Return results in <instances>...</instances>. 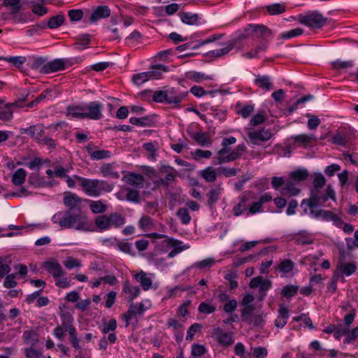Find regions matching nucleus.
<instances>
[{"label": "nucleus", "mask_w": 358, "mask_h": 358, "mask_svg": "<svg viewBox=\"0 0 358 358\" xmlns=\"http://www.w3.org/2000/svg\"><path fill=\"white\" fill-rule=\"evenodd\" d=\"M53 224L62 229H74L78 231H89L90 224L87 217L83 213L72 210H61L51 218Z\"/></svg>", "instance_id": "nucleus-1"}, {"label": "nucleus", "mask_w": 358, "mask_h": 358, "mask_svg": "<svg viewBox=\"0 0 358 358\" xmlns=\"http://www.w3.org/2000/svg\"><path fill=\"white\" fill-rule=\"evenodd\" d=\"M103 104L99 101L72 104L66 108V115L76 119L99 120L102 117Z\"/></svg>", "instance_id": "nucleus-2"}, {"label": "nucleus", "mask_w": 358, "mask_h": 358, "mask_svg": "<svg viewBox=\"0 0 358 358\" xmlns=\"http://www.w3.org/2000/svg\"><path fill=\"white\" fill-rule=\"evenodd\" d=\"M329 199L334 201L336 200V193L331 185H328L324 191L322 189H311L310 198L303 199L301 202L303 211L307 213L308 208H313L320 206H327L325 203Z\"/></svg>", "instance_id": "nucleus-3"}, {"label": "nucleus", "mask_w": 358, "mask_h": 358, "mask_svg": "<svg viewBox=\"0 0 358 358\" xmlns=\"http://www.w3.org/2000/svg\"><path fill=\"white\" fill-rule=\"evenodd\" d=\"M125 217L117 213H112L108 215H101L94 218V226L100 232L108 231L113 228H120L125 224Z\"/></svg>", "instance_id": "nucleus-4"}, {"label": "nucleus", "mask_w": 358, "mask_h": 358, "mask_svg": "<svg viewBox=\"0 0 358 358\" xmlns=\"http://www.w3.org/2000/svg\"><path fill=\"white\" fill-rule=\"evenodd\" d=\"M78 178L80 181V185L89 196H99L103 192H110L112 190L110 185L104 180L85 178Z\"/></svg>", "instance_id": "nucleus-5"}, {"label": "nucleus", "mask_w": 358, "mask_h": 358, "mask_svg": "<svg viewBox=\"0 0 358 358\" xmlns=\"http://www.w3.org/2000/svg\"><path fill=\"white\" fill-rule=\"evenodd\" d=\"M299 20L307 27L319 29L324 26L327 19L319 12L313 11L306 15H300Z\"/></svg>", "instance_id": "nucleus-6"}, {"label": "nucleus", "mask_w": 358, "mask_h": 358, "mask_svg": "<svg viewBox=\"0 0 358 358\" xmlns=\"http://www.w3.org/2000/svg\"><path fill=\"white\" fill-rule=\"evenodd\" d=\"M166 104L172 106L173 108H179L180 103L186 99L189 92L180 91V90L174 87L166 88Z\"/></svg>", "instance_id": "nucleus-7"}, {"label": "nucleus", "mask_w": 358, "mask_h": 358, "mask_svg": "<svg viewBox=\"0 0 358 358\" xmlns=\"http://www.w3.org/2000/svg\"><path fill=\"white\" fill-rule=\"evenodd\" d=\"M74 193H66L64 197V205L68 208L66 210H72L76 213H82L83 202L86 201Z\"/></svg>", "instance_id": "nucleus-8"}, {"label": "nucleus", "mask_w": 358, "mask_h": 358, "mask_svg": "<svg viewBox=\"0 0 358 358\" xmlns=\"http://www.w3.org/2000/svg\"><path fill=\"white\" fill-rule=\"evenodd\" d=\"M252 34H255L257 37H264L271 36V31L264 25L250 24L244 28V33L240 35L239 38H246Z\"/></svg>", "instance_id": "nucleus-9"}, {"label": "nucleus", "mask_w": 358, "mask_h": 358, "mask_svg": "<svg viewBox=\"0 0 358 358\" xmlns=\"http://www.w3.org/2000/svg\"><path fill=\"white\" fill-rule=\"evenodd\" d=\"M211 336L221 345L228 347L234 342L232 332H224L220 328H215L211 332Z\"/></svg>", "instance_id": "nucleus-10"}, {"label": "nucleus", "mask_w": 358, "mask_h": 358, "mask_svg": "<svg viewBox=\"0 0 358 358\" xmlns=\"http://www.w3.org/2000/svg\"><path fill=\"white\" fill-rule=\"evenodd\" d=\"M248 136L252 144L259 145V141H268L272 137V133L269 129H262L248 131Z\"/></svg>", "instance_id": "nucleus-11"}, {"label": "nucleus", "mask_w": 358, "mask_h": 358, "mask_svg": "<svg viewBox=\"0 0 358 358\" xmlns=\"http://www.w3.org/2000/svg\"><path fill=\"white\" fill-rule=\"evenodd\" d=\"M110 13V9L108 6H95L92 8L88 20L90 23L94 24L100 20L108 17Z\"/></svg>", "instance_id": "nucleus-12"}, {"label": "nucleus", "mask_w": 358, "mask_h": 358, "mask_svg": "<svg viewBox=\"0 0 358 358\" xmlns=\"http://www.w3.org/2000/svg\"><path fill=\"white\" fill-rule=\"evenodd\" d=\"M66 63L67 60L66 59H55L52 61L47 62L44 74L62 71L65 69Z\"/></svg>", "instance_id": "nucleus-13"}, {"label": "nucleus", "mask_w": 358, "mask_h": 358, "mask_svg": "<svg viewBox=\"0 0 358 358\" xmlns=\"http://www.w3.org/2000/svg\"><path fill=\"white\" fill-rule=\"evenodd\" d=\"M20 134H28L30 137L38 141L44 134V127L43 124H35L27 128H22L20 129Z\"/></svg>", "instance_id": "nucleus-14"}, {"label": "nucleus", "mask_w": 358, "mask_h": 358, "mask_svg": "<svg viewBox=\"0 0 358 358\" xmlns=\"http://www.w3.org/2000/svg\"><path fill=\"white\" fill-rule=\"evenodd\" d=\"M43 267L55 279L64 276L66 273L61 265L57 262H46L43 264Z\"/></svg>", "instance_id": "nucleus-15"}, {"label": "nucleus", "mask_w": 358, "mask_h": 358, "mask_svg": "<svg viewBox=\"0 0 358 358\" xmlns=\"http://www.w3.org/2000/svg\"><path fill=\"white\" fill-rule=\"evenodd\" d=\"M235 41H229L223 44L224 47L220 49L210 50L207 53V55L210 57L218 58L227 55L235 45Z\"/></svg>", "instance_id": "nucleus-16"}, {"label": "nucleus", "mask_w": 358, "mask_h": 358, "mask_svg": "<svg viewBox=\"0 0 358 358\" xmlns=\"http://www.w3.org/2000/svg\"><path fill=\"white\" fill-rule=\"evenodd\" d=\"M27 64L32 69L38 70L41 73H44L47 59L44 57H29Z\"/></svg>", "instance_id": "nucleus-17"}, {"label": "nucleus", "mask_w": 358, "mask_h": 358, "mask_svg": "<svg viewBox=\"0 0 358 358\" xmlns=\"http://www.w3.org/2000/svg\"><path fill=\"white\" fill-rule=\"evenodd\" d=\"M126 183L138 188L143 187L144 178L142 175L136 173H129L123 178Z\"/></svg>", "instance_id": "nucleus-18"}, {"label": "nucleus", "mask_w": 358, "mask_h": 358, "mask_svg": "<svg viewBox=\"0 0 358 358\" xmlns=\"http://www.w3.org/2000/svg\"><path fill=\"white\" fill-rule=\"evenodd\" d=\"M278 317L275 320V326L277 328H282L287 322V319L289 317V310L283 305H280L278 311Z\"/></svg>", "instance_id": "nucleus-19"}, {"label": "nucleus", "mask_w": 358, "mask_h": 358, "mask_svg": "<svg viewBox=\"0 0 358 358\" xmlns=\"http://www.w3.org/2000/svg\"><path fill=\"white\" fill-rule=\"evenodd\" d=\"M315 208H309V212L308 213L313 218L326 222L331 221L334 215L332 212L322 209L315 210Z\"/></svg>", "instance_id": "nucleus-20"}, {"label": "nucleus", "mask_w": 358, "mask_h": 358, "mask_svg": "<svg viewBox=\"0 0 358 358\" xmlns=\"http://www.w3.org/2000/svg\"><path fill=\"white\" fill-rule=\"evenodd\" d=\"M223 192V188L221 185H217L213 188H211L207 193L206 196L207 205L212 207L217 201L220 199L221 194Z\"/></svg>", "instance_id": "nucleus-21"}, {"label": "nucleus", "mask_w": 358, "mask_h": 358, "mask_svg": "<svg viewBox=\"0 0 358 358\" xmlns=\"http://www.w3.org/2000/svg\"><path fill=\"white\" fill-rule=\"evenodd\" d=\"M254 83L259 88L266 91H270L274 87L271 78L268 76H257Z\"/></svg>", "instance_id": "nucleus-22"}, {"label": "nucleus", "mask_w": 358, "mask_h": 358, "mask_svg": "<svg viewBox=\"0 0 358 358\" xmlns=\"http://www.w3.org/2000/svg\"><path fill=\"white\" fill-rule=\"evenodd\" d=\"M248 201V197L246 195H243L239 197V202L233 208V214L234 216L238 217L243 215L244 213H247L249 206L247 203Z\"/></svg>", "instance_id": "nucleus-23"}, {"label": "nucleus", "mask_w": 358, "mask_h": 358, "mask_svg": "<svg viewBox=\"0 0 358 358\" xmlns=\"http://www.w3.org/2000/svg\"><path fill=\"white\" fill-rule=\"evenodd\" d=\"M61 327L68 332L69 336L77 332L75 327L73 325V318L70 314H63L61 316Z\"/></svg>", "instance_id": "nucleus-24"}, {"label": "nucleus", "mask_w": 358, "mask_h": 358, "mask_svg": "<svg viewBox=\"0 0 358 358\" xmlns=\"http://www.w3.org/2000/svg\"><path fill=\"white\" fill-rule=\"evenodd\" d=\"M136 280L140 283L142 289L145 291H148L152 287V280L148 277V274L144 271H141L134 275Z\"/></svg>", "instance_id": "nucleus-25"}, {"label": "nucleus", "mask_w": 358, "mask_h": 358, "mask_svg": "<svg viewBox=\"0 0 358 358\" xmlns=\"http://www.w3.org/2000/svg\"><path fill=\"white\" fill-rule=\"evenodd\" d=\"M92 212L94 214H102L107 211L108 206L102 200H87Z\"/></svg>", "instance_id": "nucleus-26"}, {"label": "nucleus", "mask_w": 358, "mask_h": 358, "mask_svg": "<svg viewBox=\"0 0 358 358\" xmlns=\"http://www.w3.org/2000/svg\"><path fill=\"white\" fill-rule=\"evenodd\" d=\"M295 241L298 245H306L312 244L314 239L310 233L306 231H302L296 234L295 236Z\"/></svg>", "instance_id": "nucleus-27"}, {"label": "nucleus", "mask_w": 358, "mask_h": 358, "mask_svg": "<svg viewBox=\"0 0 358 358\" xmlns=\"http://www.w3.org/2000/svg\"><path fill=\"white\" fill-rule=\"evenodd\" d=\"M193 139L201 146L210 147L212 141L210 136L207 133L197 132L193 136Z\"/></svg>", "instance_id": "nucleus-28"}, {"label": "nucleus", "mask_w": 358, "mask_h": 358, "mask_svg": "<svg viewBox=\"0 0 358 358\" xmlns=\"http://www.w3.org/2000/svg\"><path fill=\"white\" fill-rule=\"evenodd\" d=\"M337 270L343 273L346 276H350L355 273L357 266L353 262H340L337 265Z\"/></svg>", "instance_id": "nucleus-29"}, {"label": "nucleus", "mask_w": 358, "mask_h": 358, "mask_svg": "<svg viewBox=\"0 0 358 358\" xmlns=\"http://www.w3.org/2000/svg\"><path fill=\"white\" fill-rule=\"evenodd\" d=\"M27 174L26 170L22 168L16 170L12 176L11 181L13 184L15 186L22 185L25 181Z\"/></svg>", "instance_id": "nucleus-30"}, {"label": "nucleus", "mask_w": 358, "mask_h": 358, "mask_svg": "<svg viewBox=\"0 0 358 358\" xmlns=\"http://www.w3.org/2000/svg\"><path fill=\"white\" fill-rule=\"evenodd\" d=\"M180 17L182 22L189 24V25H196L199 24V16L198 14L192 13H181L180 14Z\"/></svg>", "instance_id": "nucleus-31"}, {"label": "nucleus", "mask_w": 358, "mask_h": 358, "mask_svg": "<svg viewBox=\"0 0 358 358\" xmlns=\"http://www.w3.org/2000/svg\"><path fill=\"white\" fill-rule=\"evenodd\" d=\"M294 266L295 264L293 261L289 259H285L279 263L278 268L283 274V276H285L293 271Z\"/></svg>", "instance_id": "nucleus-32"}, {"label": "nucleus", "mask_w": 358, "mask_h": 358, "mask_svg": "<svg viewBox=\"0 0 358 358\" xmlns=\"http://www.w3.org/2000/svg\"><path fill=\"white\" fill-rule=\"evenodd\" d=\"M15 103H8L3 106H0V120L8 121L13 117V107Z\"/></svg>", "instance_id": "nucleus-33"}, {"label": "nucleus", "mask_w": 358, "mask_h": 358, "mask_svg": "<svg viewBox=\"0 0 358 358\" xmlns=\"http://www.w3.org/2000/svg\"><path fill=\"white\" fill-rule=\"evenodd\" d=\"M299 192L300 189L296 187V184L294 182V180L289 178L285 183V187L282 192V194L283 196H296L299 193Z\"/></svg>", "instance_id": "nucleus-34"}, {"label": "nucleus", "mask_w": 358, "mask_h": 358, "mask_svg": "<svg viewBox=\"0 0 358 358\" xmlns=\"http://www.w3.org/2000/svg\"><path fill=\"white\" fill-rule=\"evenodd\" d=\"M44 0H34L31 2L33 13L38 16H43L47 13L48 9L43 6Z\"/></svg>", "instance_id": "nucleus-35"}, {"label": "nucleus", "mask_w": 358, "mask_h": 358, "mask_svg": "<svg viewBox=\"0 0 358 358\" xmlns=\"http://www.w3.org/2000/svg\"><path fill=\"white\" fill-rule=\"evenodd\" d=\"M200 175L206 182H213L217 178V171H216L212 166H208L201 171Z\"/></svg>", "instance_id": "nucleus-36"}, {"label": "nucleus", "mask_w": 358, "mask_h": 358, "mask_svg": "<svg viewBox=\"0 0 358 358\" xmlns=\"http://www.w3.org/2000/svg\"><path fill=\"white\" fill-rule=\"evenodd\" d=\"M236 111L237 112L238 114L241 115L243 118H247L254 111V106L251 104L243 105L241 103H238L236 105Z\"/></svg>", "instance_id": "nucleus-37"}, {"label": "nucleus", "mask_w": 358, "mask_h": 358, "mask_svg": "<svg viewBox=\"0 0 358 358\" xmlns=\"http://www.w3.org/2000/svg\"><path fill=\"white\" fill-rule=\"evenodd\" d=\"M159 171L169 183L173 181L177 176L176 170L170 166H162Z\"/></svg>", "instance_id": "nucleus-38"}, {"label": "nucleus", "mask_w": 358, "mask_h": 358, "mask_svg": "<svg viewBox=\"0 0 358 358\" xmlns=\"http://www.w3.org/2000/svg\"><path fill=\"white\" fill-rule=\"evenodd\" d=\"M28 182L36 187L47 185L44 177H41L37 173H31L29 176Z\"/></svg>", "instance_id": "nucleus-39"}, {"label": "nucleus", "mask_w": 358, "mask_h": 358, "mask_svg": "<svg viewBox=\"0 0 358 358\" xmlns=\"http://www.w3.org/2000/svg\"><path fill=\"white\" fill-rule=\"evenodd\" d=\"M123 292L126 294H130L129 301H132L139 295L140 289L138 287L133 286L128 281H126L123 285Z\"/></svg>", "instance_id": "nucleus-40"}, {"label": "nucleus", "mask_w": 358, "mask_h": 358, "mask_svg": "<svg viewBox=\"0 0 358 358\" xmlns=\"http://www.w3.org/2000/svg\"><path fill=\"white\" fill-rule=\"evenodd\" d=\"M185 78L187 79L192 80L196 83H201L203 80H212L211 76L196 71L187 72L185 74Z\"/></svg>", "instance_id": "nucleus-41"}, {"label": "nucleus", "mask_w": 358, "mask_h": 358, "mask_svg": "<svg viewBox=\"0 0 358 358\" xmlns=\"http://www.w3.org/2000/svg\"><path fill=\"white\" fill-rule=\"evenodd\" d=\"M168 71V66L162 64H158L153 66L152 71H149L148 72L150 78L159 79L162 77V71L167 72Z\"/></svg>", "instance_id": "nucleus-42"}, {"label": "nucleus", "mask_w": 358, "mask_h": 358, "mask_svg": "<svg viewBox=\"0 0 358 358\" xmlns=\"http://www.w3.org/2000/svg\"><path fill=\"white\" fill-rule=\"evenodd\" d=\"M100 170L104 177L110 176L113 178H118L120 177L119 173L113 170L111 164H106L101 166Z\"/></svg>", "instance_id": "nucleus-43"}, {"label": "nucleus", "mask_w": 358, "mask_h": 358, "mask_svg": "<svg viewBox=\"0 0 358 358\" xmlns=\"http://www.w3.org/2000/svg\"><path fill=\"white\" fill-rule=\"evenodd\" d=\"M309 176L307 169H298L291 173L290 179L294 181H303L308 178Z\"/></svg>", "instance_id": "nucleus-44"}, {"label": "nucleus", "mask_w": 358, "mask_h": 358, "mask_svg": "<svg viewBox=\"0 0 358 358\" xmlns=\"http://www.w3.org/2000/svg\"><path fill=\"white\" fill-rule=\"evenodd\" d=\"M138 227L143 231L151 230L154 227L153 220L148 215H144L138 221Z\"/></svg>", "instance_id": "nucleus-45"}, {"label": "nucleus", "mask_w": 358, "mask_h": 358, "mask_svg": "<svg viewBox=\"0 0 358 358\" xmlns=\"http://www.w3.org/2000/svg\"><path fill=\"white\" fill-rule=\"evenodd\" d=\"M266 10L270 15H279L285 12V6L282 3H273L271 5L266 6Z\"/></svg>", "instance_id": "nucleus-46"}, {"label": "nucleus", "mask_w": 358, "mask_h": 358, "mask_svg": "<svg viewBox=\"0 0 358 358\" xmlns=\"http://www.w3.org/2000/svg\"><path fill=\"white\" fill-rule=\"evenodd\" d=\"M176 215L182 224H188L191 221V216L187 208H180Z\"/></svg>", "instance_id": "nucleus-47"}, {"label": "nucleus", "mask_w": 358, "mask_h": 358, "mask_svg": "<svg viewBox=\"0 0 358 358\" xmlns=\"http://www.w3.org/2000/svg\"><path fill=\"white\" fill-rule=\"evenodd\" d=\"M111 152L106 150H96L92 153L91 159L92 160H101L108 159L111 157Z\"/></svg>", "instance_id": "nucleus-48"}, {"label": "nucleus", "mask_w": 358, "mask_h": 358, "mask_svg": "<svg viewBox=\"0 0 358 358\" xmlns=\"http://www.w3.org/2000/svg\"><path fill=\"white\" fill-rule=\"evenodd\" d=\"M105 32L110 41H115L120 39V35L119 34V29L117 27H112L110 26L105 27Z\"/></svg>", "instance_id": "nucleus-49"}, {"label": "nucleus", "mask_w": 358, "mask_h": 358, "mask_svg": "<svg viewBox=\"0 0 358 358\" xmlns=\"http://www.w3.org/2000/svg\"><path fill=\"white\" fill-rule=\"evenodd\" d=\"M150 78L148 71L133 75L132 81L136 85H141L148 81Z\"/></svg>", "instance_id": "nucleus-50"}, {"label": "nucleus", "mask_w": 358, "mask_h": 358, "mask_svg": "<svg viewBox=\"0 0 358 358\" xmlns=\"http://www.w3.org/2000/svg\"><path fill=\"white\" fill-rule=\"evenodd\" d=\"M299 287L293 285L285 286L281 292L282 295L286 298H290L295 296L298 292Z\"/></svg>", "instance_id": "nucleus-51"}, {"label": "nucleus", "mask_w": 358, "mask_h": 358, "mask_svg": "<svg viewBox=\"0 0 358 358\" xmlns=\"http://www.w3.org/2000/svg\"><path fill=\"white\" fill-rule=\"evenodd\" d=\"M348 141L345 133L339 131L332 137V143L338 145H345Z\"/></svg>", "instance_id": "nucleus-52"}, {"label": "nucleus", "mask_w": 358, "mask_h": 358, "mask_svg": "<svg viewBox=\"0 0 358 358\" xmlns=\"http://www.w3.org/2000/svg\"><path fill=\"white\" fill-rule=\"evenodd\" d=\"M64 21V16L62 15H57L52 17L48 23V26L50 29H56L61 26Z\"/></svg>", "instance_id": "nucleus-53"}, {"label": "nucleus", "mask_w": 358, "mask_h": 358, "mask_svg": "<svg viewBox=\"0 0 358 358\" xmlns=\"http://www.w3.org/2000/svg\"><path fill=\"white\" fill-rule=\"evenodd\" d=\"M77 48L80 50H83L89 45L90 42V34H83L79 35L77 37Z\"/></svg>", "instance_id": "nucleus-54"}, {"label": "nucleus", "mask_w": 358, "mask_h": 358, "mask_svg": "<svg viewBox=\"0 0 358 358\" xmlns=\"http://www.w3.org/2000/svg\"><path fill=\"white\" fill-rule=\"evenodd\" d=\"M0 60H6L9 63L13 64L14 66L17 67H20L22 64H23L27 59L24 57L17 56V57H0Z\"/></svg>", "instance_id": "nucleus-55"}, {"label": "nucleus", "mask_w": 358, "mask_h": 358, "mask_svg": "<svg viewBox=\"0 0 358 358\" xmlns=\"http://www.w3.org/2000/svg\"><path fill=\"white\" fill-rule=\"evenodd\" d=\"M238 170L239 169L236 168H227L224 166H220L217 169L219 175H222L226 178L236 176Z\"/></svg>", "instance_id": "nucleus-56"}, {"label": "nucleus", "mask_w": 358, "mask_h": 358, "mask_svg": "<svg viewBox=\"0 0 358 358\" xmlns=\"http://www.w3.org/2000/svg\"><path fill=\"white\" fill-rule=\"evenodd\" d=\"M207 352V349L203 345L194 343L192 345L191 354L193 357H199Z\"/></svg>", "instance_id": "nucleus-57"}, {"label": "nucleus", "mask_w": 358, "mask_h": 358, "mask_svg": "<svg viewBox=\"0 0 358 358\" xmlns=\"http://www.w3.org/2000/svg\"><path fill=\"white\" fill-rule=\"evenodd\" d=\"M64 266L68 269H72L73 268H80L82 266L81 262L73 257H66V260L63 262Z\"/></svg>", "instance_id": "nucleus-58"}, {"label": "nucleus", "mask_w": 358, "mask_h": 358, "mask_svg": "<svg viewBox=\"0 0 358 358\" xmlns=\"http://www.w3.org/2000/svg\"><path fill=\"white\" fill-rule=\"evenodd\" d=\"M166 88L163 90L155 91L152 94V99L157 103H164L166 102L167 99Z\"/></svg>", "instance_id": "nucleus-59"}, {"label": "nucleus", "mask_w": 358, "mask_h": 358, "mask_svg": "<svg viewBox=\"0 0 358 358\" xmlns=\"http://www.w3.org/2000/svg\"><path fill=\"white\" fill-rule=\"evenodd\" d=\"M303 32V31L301 28H296L294 29H292L287 32L281 34L280 38L285 40H288L292 38L301 35Z\"/></svg>", "instance_id": "nucleus-60"}, {"label": "nucleus", "mask_w": 358, "mask_h": 358, "mask_svg": "<svg viewBox=\"0 0 358 358\" xmlns=\"http://www.w3.org/2000/svg\"><path fill=\"white\" fill-rule=\"evenodd\" d=\"M117 328V322L115 319H111L108 322H103L101 331L106 334L110 331H113Z\"/></svg>", "instance_id": "nucleus-61"}, {"label": "nucleus", "mask_w": 358, "mask_h": 358, "mask_svg": "<svg viewBox=\"0 0 358 358\" xmlns=\"http://www.w3.org/2000/svg\"><path fill=\"white\" fill-rule=\"evenodd\" d=\"M190 92L196 97H201L206 94H213L215 93L213 91H206L202 87L194 85L191 87Z\"/></svg>", "instance_id": "nucleus-62"}, {"label": "nucleus", "mask_w": 358, "mask_h": 358, "mask_svg": "<svg viewBox=\"0 0 358 358\" xmlns=\"http://www.w3.org/2000/svg\"><path fill=\"white\" fill-rule=\"evenodd\" d=\"M201 329V325L199 323H194L192 324L187 331L186 340L190 341H192L195 334L199 331Z\"/></svg>", "instance_id": "nucleus-63"}, {"label": "nucleus", "mask_w": 358, "mask_h": 358, "mask_svg": "<svg viewBox=\"0 0 358 358\" xmlns=\"http://www.w3.org/2000/svg\"><path fill=\"white\" fill-rule=\"evenodd\" d=\"M198 310L201 313L211 314L216 310V307L206 302H201L199 306Z\"/></svg>", "instance_id": "nucleus-64"}]
</instances>
